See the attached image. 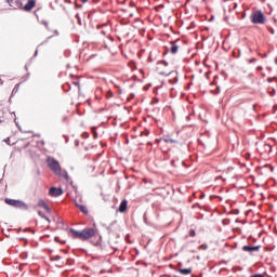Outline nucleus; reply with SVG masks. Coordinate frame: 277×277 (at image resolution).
<instances>
[{
  "label": "nucleus",
  "mask_w": 277,
  "mask_h": 277,
  "mask_svg": "<svg viewBox=\"0 0 277 277\" xmlns=\"http://www.w3.org/2000/svg\"><path fill=\"white\" fill-rule=\"evenodd\" d=\"M96 137H98V134L94 133V138L96 140Z\"/></svg>",
  "instance_id": "bb28decb"
},
{
  "label": "nucleus",
  "mask_w": 277,
  "mask_h": 277,
  "mask_svg": "<svg viewBox=\"0 0 277 277\" xmlns=\"http://www.w3.org/2000/svg\"><path fill=\"white\" fill-rule=\"evenodd\" d=\"M189 237H196V230L190 229L189 230Z\"/></svg>",
  "instance_id": "a211bd4d"
},
{
  "label": "nucleus",
  "mask_w": 277,
  "mask_h": 277,
  "mask_svg": "<svg viewBox=\"0 0 277 277\" xmlns=\"http://www.w3.org/2000/svg\"><path fill=\"white\" fill-rule=\"evenodd\" d=\"M256 70L261 71V70H263V67L262 66L256 67Z\"/></svg>",
  "instance_id": "5701e85b"
},
{
  "label": "nucleus",
  "mask_w": 277,
  "mask_h": 277,
  "mask_svg": "<svg viewBox=\"0 0 277 277\" xmlns=\"http://www.w3.org/2000/svg\"><path fill=\"white\" fill-rule=\"evenodd\" d=\"M168 75V81L169 83H179V72L176 71H169Z\"/></svg>",
  "instance_id": "423d86ee"
},
{
  "label": "nucleus",
  "mask_w": 277,
  "mask_h": 277,
  "mask_svg": "<svg viewBox=\"0 0 277 277\" xmlns=\"http://www.w3.org/2000/svg\"><path fill=\"white\" fill-rule=\"evenodd\" d=\"M63 176H64V179L68 180V174H65V175H63Z\"/></svg>",
  "instance_id": "a878e982"
},
{
  "label": "nucleus",
  "mask_w": 277,
  "mask_h": 277,
  "mask_svg": "<svg viewBox=\"0 0 277 277\" xmlns=\"http://www.w3.org/2000/svg\"><path fill=\"white\" fill-rule=\"evenodd\" d=\"M48 167L54 174H62V167L60 166V161L55 160L54 158L49 157L47 159Z\"/></svg>",
  "instance_id": "f257e3e1"
},
{
  "label": "nucleus",
  "mask_w": 277,
  "mask_h": 277,
  "mask_svg": "<svg viewBox=\"0 0 277 277\" xmlns=\"http://www.w3.org/2000/svg\"><path fill=\"white\" fill-rule=\"evenodd\" d=\"M127 205H129V202L127 201V199H123L119 206L120 213H124L127 211Z\"/></svg>",
  "instance_id": "f8f14e48"
},
{
  "label": "nucleus",
  "mask_w": 277,
  "mask_h": 277,
  "mask_svg": "<svg viewBox=\"0 0 277 277\" xmlns=\"http://www.w3.org/2000/svg\"><path fill=\"white\" fill-rule=\"evenodd\" d=\"M38 213H39L40 217H43L44 220H47L49 222V217H47L44 214H42V212L39 211Z\"/></svg>",
  "instance_id": "6ab92c4d"
},
{
  "label": "nucleus",
  "mask_w": 277,
  "mask_h": 277,
  "mask_svg": "<svg viewBox=\"0 0 277 277\" xmlns=\"http://www.w3.org/2000/svg\"><path fill=\"white\" fill-rule=\"evenodd\" d=\"M34 8H36V0H28L22 10H24V12H31Z\"/></svg>",
  "instance_id": "6e6552de"
},
{
  "label": "nucleus",
  "mask_w": 277,
  "mask_h": 277,
  "mask_svg": "<svg viewBox=\"0 0 277 277\" xmlns=\"http://www.w3.org/2000/svg\"><path fill=\"white\" fill-rule=\"evenodd\" d=\"M49 194L50 196H52V198H57L58 196H62V194H64V190H62V188L51 187Z\"/></svg>",
  "instance_id": "0eeeda50"
},
{
  "label": "nucleus",
  "mask_w": 277,
  "mask_h": 277,
  "mask_svg": "<svg viewBox=\"0 0 277 277\" xmlns=\"http://www.w3.org/2000/svg\"><path fill=\"white\" fill-rule=\"evenodd\" d=\"M180 274H182L183 276H187L189 274H192V268H180Z\"/></svg>",
  "instance_id": "2eb2a0df"
},
{
  "label": "nucleus",
  "mask_w": 277,
  "mask_h": 277,
  "mask_svg": "<svg viewBox=\"0 0 277 277\" xmlns=\"http://www.w3.org/2000/svg\"><path fill=\"white\" fill-rule=\"evenodd\" d=\"M156 72L161 76L170 75V68L168 67V63L166 61H160L156 65Z\"/></svg>",
  "instance_id": "20e7f679"
},
{
  "label": "nucleus",
  "mask_w": 277,
  "mask_h": 277,
  "mask_svg": "<svg viewBox=\"0 0 277 277\" xmlns=\"http://www.w3.org/2000/svg\"><path fill=\"white\" fill-rule=\"evenodd\" d=\"M94 235H96V230H94V228L82 229V241H87V239H92Z\"/></svg>",
  "instance_id": "39448f33"
},
{
  "label": "nucleus",
  "mask_w": 277,
  "mask_h": 277,
  "mask_svg": "<svg viewBox=\"0 0 277 277\" xmlns=\"http://www.w3.org/2000/svg\"><path fill=\"white\" fill-rule=\"evenodd\" d=\"M265 15L261 11H255L251 15V23H253V25H265Z\"/></svg>",
  "instance_id": "7ed1b4c3"
},
{
  "label": "nucleus",
  "mask_w": 277,
  "mask_h": 277,
  "mask_svg": "<svg viewBox=\"0 0 277 277\" xmlns=\"http://www.w3.org/2000/svg\"><path fill=\"white\" fill-rule=\"evenodd\" d=\"M101 196H103V200H105V202H107V200H109V197L105 196L104 194H102Z\"/></svg>",
  "instance_id": "aec40b11"
},
{
  "label": "nucleus",
  "mask_w": 277,
  "mask_h": 277,
  "mask_svg": "<svg viewBox=\"0 0 277 277\" xmlns=\"http://www.w3.org/2000/svg\"><path fill=\"white\" fill-rule=\"evenodd\" d=\"M1 122H3V119L0 118V124H1Z\"/></svg>",
  "instance_id": "c85d7f7f"
},
{
  "label": "nucleus",
  "mask_w": 277,
  "mask_h": 277,
  "mask_svg": "<svg viewBox=\"0 0 277 277\" xmlns=\"http://www.w3.org/2000/svg\"><path fill=\"white\" fill-rule=\"evenodd\" d=\"M69 233H71L74 239H80L82 241V230L79 232L77 229L70 228Z\"/></svg>",
  "instance_id": "9d476101"
},
{
  "label": "nucleus",
  "mask_w": 277,
  "mask_h": 277,
  "mask_svg": "<svg viewBox=\"0 0 277 277\" xmlns=\"http://www.w3.org/2000/svg\"><path fill=\"white\" fill-rule=\"evenodd\" d=\"M268 81L272 82V78H268Z\"/></svg>",
  "instance_id": "c756f323"
},
{
  "label": "nucleus",
  "mask_w": 277,
  "mask_h": 277,
  "mask_svg": "<svg viewBox=\"0 0 277 277\" xmlns=\"http://www.w3.org/2000/svg\"><path fill=\"white\" fill-rule=\"evenodd\" d=\"M254 62H256V58H251V60L249 61V64H254Z\"/></svg>",
  "instance_id": "412c9836"
},
{
  "label": "nucleus",
  "mask_w": 277,
  "mask_h": 277,
  "mask_svg": "<svg viewBox=\"0 0 277 277\" xmlns=\"http://www.w3.org/2000/svg\"><path fill=\"white\" fill-rule=\"evenodd\" d=\"M271 96H274L276 94V90H272V92H269Z\"/></svg>",
  "instance_id": "4be33fe9"
},
{
  "label": "nucleus",
  "mask_w": 277,
  "mask_h": 277,
  "mask_svg": "<svg viewBox=\"0 0 277 277\" xmlns=\"http://www.w3.org/2000/svg\"><path fill=\"white\" fill-rule=\"evenodd\" d=\"M160 142H163L164 144H169V142L171 144H174V142H176V141H174L172 138H168V137H162V138H160Z\"/></svg>",
  "instance_id": "dca6fc26"
},
{
  "label": "nucleus",
  "mask_w": 277,
  "mask_h": 277,
  "mask_svg": "<svg viewBox=\"0 0 277 277\" xmlns=\"http://www.w3.org/2000/svg\"><path fill=\"white\" fill-rule=\"evenodd\" d=\"M38 207H41L42 209H44V211H47L48 213H51V208H49V206L47 205V202H44V200L40 199L38 201Z\"/></svg>",
  "instance_id": "9b49d317"
},
{
  "label": "nucleus",
  "mask_w": 277,
  "mask_h": 277,
  "mask_svg": "<svg viewBox=\"0 0 277 277\" xmlns=\"http://www.w3.org/2000/svg\"><path fill=\"white\" fill-rule=\"evenodd\" d=\"M102 34H103V35H105V31H104V30H102Z\"/></svg>",
  "instance_id": "7c9ffc66"
},
{
  "label": "nucleus",
  "mask_w": 277,
  "mask_h": 277,
  "mask_svg": "<svg viewBox=\"0 0 277 277\" xmlns=\"http://www.w3.org/2000/svg\"><path fill=\"white\" fill-rule=\"evenodd\" d=\"M5 203L9 205L10 207H14L15 209H23L24 211H27L29 209L27 203L16 199L6 198Z\"/></svg>",
  "instance_id": "f03ea898"
},
{
  "label": "nucleus",
  "mask_w": 277,
  "mask_h": 277,
  "mask_svg": "<svg viewBox=\"0 0 277 277\" xmlns=\"http://www.w3.org/2000/svg\"><path fill=\"white\" fill-rule=\"evenodd\" d=\"M171 53L174 55L176 53H179V44H176V42H172L171 45Z\"/></svg>",
  "instance_id": "4468645a"
},
{
  "label": "nucleus",
  "mask_w": 277,
  "mask_h": 277,
  "mask_svg": "<svg viewBox=\"0 0 277 277\" xmlns=\"http://www.w3.org/2000/svg\"><path fill=\"white\" fill-rule=\"evenodd\" d=\"M269 172H274V167L272 164H265L260 168V174H268Z\"/></svg>",
  "instance_id": "1a4fd4ad"
},
{
  "label": "nucleus",
  "mask_w": 277,
  "mask_h": 277,
  "mask_svg": "<svg viewBox=\"0 0 277 277\" xmlns=\"http://www.w3.org/2000/svg\"><path fill=\"white\" fill-rule=\"evenodd\" d=\"M78 208L82 213H84V215H88V207L78 205Z\"/></svg>",
  "instance_id": "f3484780"
},
{
  "label": "nucleus",
  "mask_w": 277,
  "mask_h": 277,
  "mask_svg": "<svg viewBox=\"0 0 277 277\" xmlns=\"http://www.w3.org/2000/svg\"><path fill=\"white\" fill-rule=\"evenodd\" d=\"M75 5H76V8H83V5H79V4H77V2L75 3Z\"/></svg>",
  "instance_id": "b1692460"
},
{
  "label": "nucleus",
  "mask_w": 277,
  "mask_h": 277,
  "mask_svg": "<svg viewBox=\"0 0 277 277\" xmlns=\"http://www.w3.org/2000/svg\"><path fill=\"white\" fill-rule=\"evenodd\" d=\"M81 3H88V0H79Z\"/></svg>",
  "instance_id": "393cba45"
},
{
  "label": "nucleus",
  "mask_w": 277,
  "mask_h": 277,
  "mask_svg": "<svg viewBox=\"0 0 277 277\" xmlns=\"http://www.w3.org/2000/svg\"><path fill=\"white\" fill-rule=\"evenodd\" d=\"M74 84H76L79 88V82H74Z\"/></svg>",
  "instance_id": "cd10ccee"
},
{
  "label": "nucleus",
  "mask_w": 277,
  "mask_h": 277,
  "mask_svg": "<svg viewBox=\"0 0 277 277\" xmlns=\"http://www.w3.org/2000/svg\"><path fill=\"white\" fill-rule=\"evenodd\" d=\"M242 250L245 252H258L259 247L245 246V247H242Z\"/></svg>",
  "instance_id": "ddd939ff"
}]
</instances>
